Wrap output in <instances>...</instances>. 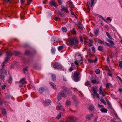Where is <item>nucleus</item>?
I'll use <instances>...</instances> for the list:
<instances>
[{
	"label": "nucleus",
	"mask_w": 122,
	"mask_h": 122,
	"mask_svg": "<svg viewBox=\"0 0 122 122\" xmlns=\"http://www.w3.org/2000/svg\"><path fill=\"white\" fill-rule=\"evenodd\" d=\"M80 74V73L79 72L76 71L74 73L73 77L74 80L76 82L78 81L79 80L78 76Z\"/></svg>",
	"instance_id": "3"
},
{
	"label": "nucleus",
	"mask_w": 122,
	"mask_h": 122,
	"mask_svg": "<svg viewBox=\"0 0 122 122\" xmlns=\"http://www.w3.org/2000/svg\"><path fill=\"white\" fill-rule=\"evenodd\" d=\"M57 103V108L61 111L63 110V107L60 104L59 102H58Z\"/></svg>",
	"instance_id": "9"
},
{
	"label": "nucleus",
	"mask_w": 122,
	"mask_h": 122,
	"mask_svg": "<svg viewBox=\"0 0 122 122\" xmlns=\"http://www.w3.org/2000/svg\"><path fill=\"white\" fill-rule=\"evenodd\" d=\"M107 41L110 43V45L112 46H114L115 45L113 41L112 40L110 39H108Z\"/></svg>",
	"instance_id": "15"
},
{
	"label": "nucleus",
	"mask_w": 122,
	"mask_h": 122,
	"mask_svg": "<svg viewBox=\"0 0 122 122\" xmlns=\"http://www.w3.org/2000/svg\"><path fill=\"white\" fill-rule=\"evenodd\" d=\"M78 27L81 30H82L83 29V28L82 26H81V25L80 26V25H78Z\"/></svg>",
	"instance_id": "54"
},
{
	"label": "nucleus",
	"mask_w": 122,
	"mask_h": 122,
	"mask_svg": "<svg viewBox=\"0 0 122 122\" xmlns=\"http://www.w3.org/2000/svg\"><path fill=\"white\" fill-rule=\"evenodd\" d=\"M97 42L98 43H100L102 44H104V43L103 41L100 39H98V40Z\"/></svg>",
	"instance_id": "28"
},
{
	"label": "nucleus",
	"mask_w": 122,
	"mask_h": 122,
	"mask_svg": "<svg viewBox=\"0 0 122 122\" xmlns=\"http://www.w3.org/2000/svg\"><path fill=\"white\" fill-rule=\"evenodd\" d=\"M97 58H96L94 60H93V62H96V61H97Z\"/></svg>",
	"instance_id": "55"
},
{
	"label": "nucleus",
	"mask_w": 122,
	"mask_h": 122,
	"mask_svg": "<svg viewBox=\"0 0 122 122\" xmlns=\"http://www.w3.org/2000/svg\"><path fill=\"white\" fill-rule=\"evenodd\" d=\"M93 116V115L92 114L88 115L86 119H87L90 120L92 118Z\"/></svg>",
	"instance_id": "23"
},
{
	"label": "nucleus",
	"mask_w": 122,
	"mask_h": 122,
	"mask_svg": "<svg viewBox=\"0 0 122 122\" xmlns=\"http://www.w3.org/2000/svg\"><path fill=\"white\" fill-rule=\"evenodd\" d=\"M119 64L120 67V68H122V61H120L119 63Z\"/></svg>",
	"instance_id": "48"
},
{
	"label": "nucleus",
	"mask_w": 122,
	"mask_h": 122,
	"mask_svg": "<svg viewBox=\"0 0 122 122\" xmlns=\"http://www.w3.org/2000/svg\"><path fill=\"white\" fill-rule=\"evenodd\" d=\"M49 4L51 6H53L54 7H57V5L56 4V2L53 1H51L49 3Z\"/></svg>",
	"instance_id": "11"
},
{
	"label": "nucleus",
	"mask_w": 122,
	"mask_h": 122,
	"mask_svg": "<svg viewBox=\"0 0 122 122\" xmlns=\"http://www.w3.org/2000/svg\"><path fill=\"white\" fill-rule=\"evenodd\" d=\"M99 30L97 28L94 31V33L96 35L98 34L99 32Z\"/></svg>",
	"instance_id": "30"
},
{
	"label": "nucleus",
	"mask_w": 122,
	"mask_h": 122,
	"mask_svg": "<svg viewBox=\"0 0 122 122\" xmlns=\"http://www.w3.org/2000/svg\"><path fill=\"white\" fill-rule=\"evenodd\" d=\"M94 2V0H91V3L89 1L87 2V5L88 9H89L91 7H92L93 4Z\"/></svg>",
	"instance_id": "5"
},
{
	"label": "nucleus",
	"mask_w": 122,
	"mask_h": 122,
	"mask_svg": "<svg viewBox=\"0 0 122 122\" xmlns=\"http://www.w3.org/2000/svg\"><path fill=\"white\" fill-rule=\"evenodd\" d=\"M52 77L53 81L55 80L56 79V76L55 75L52 74Z\"/></svg>",
	"instance_id": "32"
},
{
	"label": "nucleus",
	"mask_w": 122,
	"mask_h": 122,
	"mask_svg": "<svg viewBox=\"0 0 122 122\" xmlns=\"http://www.w3.org/2000/svg\"><path fill=\"white\" fill-rule=\"evenodd\" d=\"M62 112H60L59 113V114L57 116L56 118L58 119H60L61 116Z\"/></svg>",
	"instance_id": "26"
},
{
	"label": "nucleus",
	"mask_w": 122,
	"mask_h": 122,
	"mask_svg": "<svg viewBox=\"0 0 122 122\" xmlns=\"http://www.w3.org/2000/svg\"><path fill=\"white\" fill-rule=\"evenodd\" d=\"M106 34L107 36H108V37L110 39H112V37L110 36L109 33L107 32H106Z\"/></svg>",
	"instance_id": "27"
},
{
	"label": "nucleus",
	"mask_w": 122,
	"mask_h": 122,
	"mask_svg": "<svg viewBox=\"0 0 122 122\" xmlns=\"http://www.w3.org/2000/svg\"><path fill=\"white\" fill-rule=\"evenodd\" d=\"M99 107L100 108H102L104 106L103 105H100L99 104L98 105Z\"/></svg>",
	"instance_id": "61"
},
{
	"label": "nucleus",
	"mask_w": 122,
	"mask_h": 122,
	"mask_svg": "<svg viewBox=\"0 0 122 122\" xmlns=\"http://www.w3.org/2000/svg\"><path fill=\"white\" fill-rule=\"evenodd\" d=\"M9 58L8 56L6 58L3 62L2 64V65L3 67L5 66L4 64L6 63L7 61L9 60Z\"/></svg>",
	"instance_id": "13"
},
{
	"label": "nucleus",
	"mask_w": 122,
	"mask_h": 122,
	"mask_svg": "<svg viewBox=\"0 0 122 122\" xmlns=\"http://www.w3.org/2000/svg\"><path fill=\"white\" fill-rule=\"evenodd\" d=\"M100 101L101 102L103 103L105 105H106V102H105V101L104 100L103 98H102V99H101L100 100Z\"/></svg>",
	"instance_id": "40"
},
{
	"label": "nucleus",
	"mask_w": 122,
	"mask_h": 122,
	"mask_svg": "<svg viewBox=\"0 0 122 122\" xmlns=\"http://www.w3.org/2000/svg\"><path fill=\"white\" fill-rule=\"evenodd\" d=\"M100 110L102 112L105 113H107V110L106 109L104 108H102Z\"/></svg>",
	"instance_id": "18"
},
{
	"label": "nucleus",
	"mask_w": 122,
	"mask_h": 122,
	"mask_svg": "<svg viewBox=\"0 0 122 122\" xmlns=\"http://www.w3.org/2000/svg\"><path fill=\"white\" fill-rule=\"evenodd\" d=\"M92 89L93 92V94H92V95L94 99H95L96 97L98 99H100L99 96V94L97 93V89L96 87H93L92 88Z\"/></svg>",
	"instance_id": "2"
},
{
	"label": "nucleus",
	"mask_w": 122,
	"mask_h": 122,
	"mask_svg": "<svg viewBox=\"0 0 122 122\" xmlns=\"http://www.w3.org/2000/svg\"><path fill=\"white\" fill-rule=\"evenodd\" d=\"M50 84L52 88L55 90L56 89V85L54 83H50Z\"/></svg>",
	"instance_id": "17"
},
{
	"label": "nucleus",
	"mask_w": 122,
	"mask_h": 122,
	"mask_svg": "<svg viewBox=\"0 0 122 122\" xmlns=\"http://www.w3.org/2000/svg\"><path fill=\"white\" fill-rule=\"evenodd\" d=\"M93 84H98L99 82V81H97L96 80H91Z\"/></svg>",
	"instance_id": "21"
},
{
	"label": "nucleus",
	"mask_w": 122,
	"mask_h": 122,
	"mask_svg": "<svg viewBox=\"0 0 122 122\" xmlns=\"http://www.w3.org/2000/svg\"><path fill=\"white\" fill-rule=\"evenodd\" d=\"M5 85H3L2 87H1V88H2L3 89H5Z\"/></svg>",
	"instance_id": "56"
},
{
	"label": "nucleus",
	"mask_w": 122,
	"mask_h": 122,
	"mask_svg": "<svg viewBox=\"0 0 122 122\" xmlns=\"http://www.w3.org/2000/svg\"><path fill=\"white\" fill-rule=\"evenodd\" d=\"M27 83L25 81V79L24 78H22L19 81V84H20L19 87H21L23 86V85L24 84H26Z\"/></svg>",
	"instance_id": "4"
},
{
	"label": "nucleus",
	"mask_w": 122,
	"mask_h": 122,
	"mask_svg": "<svg viewBox=\"0 0 122 122\" xmlns=\"http://www.w3.org/2000/svg\"><path fill=\"white\" fill-rule=\"evenodd\" d=\"M30 52L28 50H26L25 51V53L27 55H28L30 54Z\"/></svg>",
	"instance_id": "46"
},
{
	"label": "nucleus",
	"mask_w": 122,
	"mask_h": 122,
	"mask_svg": "<svg viewBox=\"0 0 122 122\" xmlns=\"http://www.w3.org/2000/svg\"><path fill=\"white\" fill-rule=\"evenodd\" d=\"M66 105L67 106H69L70 104V102L69 101L67 100L66 101Z\"/></svg>",
	"instance_id": "36"
},
{
	"label": "nucleus",
	"mask_w": 122,
	"mask_h": 122,
	"mask_svg": "<svg viewBox=\"0 0 122 122\" xmlns=\"http://www.w3.org/2000/svg\"><path fill=\"white\" fill-rule=\"evenodd\" d=\"M24 73H25V71H27V67H25L24 68Z\"/></svg>",
	"instance_id": "47"
},
{
	"label": "nucleus",
	"mask_w": 122,
	"mask_h": 122,
	"mask_svg": "<svg viewBox=\"0 0 122 122\" xmlns=\"http://www.w3.org/2000/svg\"><path fill=\"white\" fill-rule=\"evenodd\" d=\"M62 30L63 32H66L67 31V30L66 28L65 27H63L62 28Z\"/></svg>",
	"instance_id": "34"
},
{
	"label": "nucleus",
	"mask_w": 122,
	"mask_h": 122,
	"mask_svg": "<svg viewBox=\"0 0 122 122\" xmlns=\"http://www.w3.org/2000/svg\"><path fill=\"white\" fill-rule=\"evenodd\" d=\"M20 54V52L17 51H14V53H13V54H14L15 55H18Z\"/></svg>",
	"instance_id": "33"
},
{
	"label": "nucleus",
	"mask_w": 122,
	"mask_h": 122,
	"mask_svg": "<svg viewBox=\"0 0 122 122\" xmlns=\"http://www.w3.org/2000/svg\"><path fill=\"white\" fill-rule=\"evenodd\" d=\"M44 102L45 104L46 105H50L51 103V101L50 100H46Z\"/></svg>",
	"instance_id": "14"
},
{
	"label": "nucleus",
	"mask_w": 122,
	"mask_h": 122,
	"mask_svg": "<svg viewBox=\"0 0 122 122\" xmlns=\"http://www.w3.org/2000/svg\"><path fill=\"white\" fill-rule=\"evenodd\" d=\"M58 66L57 69H62V66L61 64H59Z\"/></svg>",
	"instance_id": "39"
},
{
	"label": "nucleus",
	"mask_w": 122,
	"mask_h": 122,
	"mask_svg": "<svg viewBox=\"0 0 122 122\" xmlns=\"http://www.w3.org/2000/svg\"><path fill=\"white\" fill-rule=\"evenodd\" d=\"M85 85L89 87L91 86V85L87 81L85 83Z\"/></svg>",
	"instance_id": "38"
},
{
	"label": "nucleus",
	"mask_w": 122,
	"mask_h": 122,
	"mask_svg": "<svg viewBox=\"0 0 122 122\" xmlns=\"http://www.w3.org/2000/svg\"><path fill=\"white\" fill-rule=\"evenodd\" d=\"M107 60L108 62H109V61H110L109 58L108 56H107Z\"/></svg>",
	"instance_id": "62"
},
{
	"label": "nucleus",
	"mask_w": 122,
	"mask_h": 122,
	"mask_svg": "<svg viewBox=\"0 0 122 122\" xmlns=\"http://www.w3.org/2000/svg\"><path fill=\"white\" fill-rule=\"evenodd\" d=\"M6 95V97L7 98H10V96L8 94H6L5 95Z\"/></svg>",
	"instance_id": "45"
},
{
	"label": "nucleus",
	"mask_w": 122,
	"mask_h": 122,
	"mask_svg": "<svg viewBox=\"0 0 122 122\" xmlns=\"http://www.w3.org/2000/svg\"><path fill=\"white\" fill-rule=\"evenodd\" d=\"M118 91L120 93H122V89L121 88H119Z\"/></svg>",
	"instance_id": "58"
},
{
	"label": "nucleus",
	"mask_w": 122,
	"mask_h": 122,
	"mask_svg": "<svg viewBox=\"0 0 122 122\" xmlns=\"http://www.w3.org/2000/svg\"><path fill=\"white\" fill-rule=\"evenodd\" d=\"M75 57L76 61H80L82 60V57L81 55L76 56Z\"/></svg>",
	"instance_id": "8"
},
{
	"label": "nucleus",
	"mask_w": 122,
	"mask_h": 122,
	"mask_svg": "<svg viewBox=\"0 0 122 122\" xmlns=\"http://www.w3.org/2000/svg\"><path fill=\"white\" fill-rule=\"evenodd\" d=\"M58 17H56L54 19V20L56 21H57L58 20Z\"/></svg>",
	"instance_id": "63"
},
{
	"label": "nucleus",
	"mask_w": 122,
	"mask_h": 122,
	"mask_svg": "<svg viewBox=\"0 0 122 122\" xmlns=\"http://www.w3.org/2000/svg\"><path fill=\"white\" fill-rule=\"evenodd\" d=\"M1 110L3 115L4 116L6 115V112L4 108H2L1 109Z\"/></svg>",
	"instance_id": "22"
},
{
	"label": "nucleus",
	"mask_w": 122,
	"mask_h": 122,
	"mask_svg": "<svg viewBox=\"0 0 122 122\" xmlns=\"http://www.w3.org/2000/svg\"><path fill=\"white\" fill-rule=\"evenodd\" d=\"M99 94L100 95L102 94V95L103 96H105V94L102 91L103 90V88L102 86H101L99 88Z\"/></svg>",
	"instance_id": "12"
},
{
	"label": "nucleus",
	"mask_w": 122,
	"mask_h": 122,
	"mask_svg": "<svg viewBox=\"0 0 122 122\" xmlns=\"http://www.w3.org/2000/svg\"><path fill=\"white\" fill-rule=\"evenodd\" d=\"M89 41L90 42L88 43V45L89 46H91L93 45V41L90 39H89Z\"/></svg>",
	"instance_id": "25"
},
{
	"label": "nucleus",
	"mask_w": 122,
	"mask_h": 122,
	"mask_svg": "<svg viewBox=\"0 0 122 122\" xmlns=\"http://www.w3.org/2000/svg\"><path fill=\"white\" fill-rule=\"evenodd\" d=\"M94 108L93 106H90L89 107V109L90 110H93Z\"/></svg>",
	"instance_id": "44"
},
{
	"label": "nucleus",
	"mask_w": 122,
	"mask_h": 122,
	"mask_svg": "<svg viewBox=\"0 0 122 122\" xmlns=\"http://www.w3.org/2000/svg\"><path fill=\"white\" fill-rule=\"evenodd\" d=\"M51 51L52 53L54 54L55 53V51L53 48H52L51 50Z\"/></svg>",
	"instance_id": "49"
},
{
	"label": "nucleus",
	"mask_w": 122,
	"mask_h": 122,
	"mask_svg": "<svg viewBox=\"0 0 122 122\" xmlns=\"http://www.w3.org/2000/svg\"><path fill=\"white\" fill-rule=\"evenodd\" d=\"M7 55L8 56H11L13 55V53L7 51L6 52Z\"/></svg>",
	"instance_id": "19"
},
{
	"label": "nucleus",
	"mask_w": 122,
	"mask_h": 122,
	"mask_svg": "<svg viewBox=\"0 0 122 122\" xmlns=\"http://www.w3.org/2000/svg\"><path fill=\"white\" fill-rule=\"evenodd\" d=\"M58 2L60 5L62 3V1L61 0H58Z\"/></svg>",
	"instance_id": "59"
},
{
	"label": "nucleus",
	"mask_w": 122,
	"mask_h": 122,
	"mask_svg": "<svg viewBox=\"0 0 122 122\" xmlns=\"http://www.w3.org/2000/svg\"><path fill=\"white\" fill-rule=\"evenodd\" d=\"M59 63L58 62H55V64L53 66V67L54 68H56L57 69Z\"/></svg>",
	"instance_id": "24"
},
{
	"label": "nucleus",
	"mask_w": 122,
	"mask_h": 122,
	"mask_svg": "<svg viewBox=\"0 0 122 122\" xmlns=\"http://www.w3.org/2000/svg\"><path fill=\"white\" fill-rule=\"evenodd\" d=\"M107 20H108L110 21H111L112 20L110 19V18L109 17H107Z\"/></svg>",
	"instance_id": "60"
},
{
	"label": "nucleus",
	"mask_w": 122,
	"mask_h": 122,
	"mask_svg": "<svg viewBox=\"0 0 122 122\" xmlns=\"http://www.w3.org/2000/svg\"><path fill=\"white\" fill-rule=\"evenodd\" d=\"M69 44L71 46H77L78 43L77 39L75 37L71 38L68 40Z\"/></svg>",
	"instance_id": "1"
},
{
	"label": "nucleus",
	"mask_w": 122,
	"mask_h": 122,
	"mask_svg": "<svg viewBox=\"0 0 122 122\" xmlns=\"http://www.w3.org/2000/svg\"><path fill=\"white\" fill-rule=\"evenodd\" d=\"M68 4L70 6V7L71 9H72V8H74V6L73 5L72 2L71 1H69L68 2Z\"/></svg>",
	"instance_id": "20"
},
{
	"label": "nucleus",
	"mask_w": 122,
	"mask_h": 122,
	"mask_svg": "<svg viewBox=\"0 0 122 122\" xmlns=\"http://www.w3.org/2000/svg\"><path fill=\"white\" fill-rule=\"evenodd\" d=\"M73 68L71 67H70L69 69V70L71 72V71H72V70H73Z\"/></svg>",
	"instance_id": "57"
},
{
	"label": "nucleus",
	"mask_w": 122,
	"mask_h": 122,
	"mask_svg": "<svg viewBox=\"0 0 122 122\" xmlns=\"http://www.w3.org/2000/svg\"><path fill=\"white\" fill-rule=\"evenodd\" d=\"M98 49L99 51H102L103 50L102 47L101 46H99L98 48Z\"/></svg>",
	"instance_id": "41"
},
{
	"label": "nucleus",
	"mask_w": 122,
	"mask_h": 122,
	"mask_svg": "<svg viewBox=\"0 0 122 122\" xmlns=\"http://www.w3.org/2000/svg\"><path fill=\"white\" fill-rule=\"evenodd\" d=\"M59 94L62 97L66 98L67 97L66 94L63 91H60Z\"/></svg>",
	"instance_id": "7"
},
{
	"label": "nucleus",
	"mask_w": 122,
	"mask_h": 122,
	"mask_svg": "<svg viewBox=\"0 0 122 122\" xmlns=\"http://www.w3.org/2000/svg\"><path fill=\"white\" fill-rule=\"evenodd\" d=\"M92 51L93 52H95V48L93 46L92 47Z\"/></svg>",
	"instance_id": "52"
},
{
	"label": "nucleus",
	"mask_w": 122,
	"mask_h": 122,
	"mask_svg": "<svg viewBox=\"0 0 122 122\" xmlns=\"http://www.w3.org/2000/svg\"><path fill=\"white\" fill-rule=\"evenodd\" d=\"M44 90L45 89L44 88L41 87L39 88V92L41 94L44 92Z\"/></svg>",
	"instance_id": "16"
},
{
	"label": "nucleus",
	"mask_w": 122,
	"mask_h": 122,
	"mask_svg": "<svg viewBox=\"0 0 122 122\" xmlns=\"http://www.w3.org/2000/svg\"><path fill=\"white\" fill-rule=\"evenodd\" d=\"M95 72L96 74H98L100 73V71L99 69H97L96 70Z\"/></svg>",
	"instance_id": "35"
},
{
	"label": "nucleus",
	"mask_w": 122,
	"mask_h": 122,
	"mask_svg": "<svg viewBox=\"0 0 122 122\" xmlns=\"http://www.w3.org/2000/svg\"><path fill=\"white\" fill-rule=\"evenodd\" d=\"M0 78L1 79H3L5 78V76H3L2 75H0Z\"/></svg>",
	"instance_id": "51"
},
{
	"label": "nucleus",
	"mask_w": 122,
	"mask_h": 122,
	"mask_svg": "<svg viewBox=\"0 0 122 122\" xmlns=\"http://www.w3.org/2000/svg\"><path fill=\"white\" fill-rule=\"evenodd\" d=\"M61 9L62 11H64L66 13H68L69 11L68 10L67 7H66L63 6H61Z\"/></svg>",
	"instance_id": "10"
},
{
	"label": "nucleus",
	"mask_w": 122,
	"mask_h": 122,
	"mask_svg": "<svg viewBox=\"0 0 122 122\" xmlns=\"http://www.w3.org/2000/svg\"><path fill=\"white\" fill-rule=\"evenodd\" d=\"M58 15L60 16H61L62 15V14L61 12H58Z\"/></svg>",
	"instance_id": "53"
},
{
	"label": "nucleus",
	"mask_w": 122,
	"mask_h": 122,
	"mask_svg": "<svg viewBox=\"0 0 122 122\" xmlns=\"http://www.w3.org/2000/svg\"><path fill=\"white\" fill-rule=\"evenodd\" d=\"M62 89L66 91H68V90L67 88L65 86H62L61 87Z\"/></svg>",
	"instance_id": "29"
},
{
	"label": "nucleus",
	"mask_w": 122,
	"mask_h": 122,
	"mask_svg": "<svg viewBox=\"0 0 122 122\" xmlns=\"http://www.w3.org/2000/svg\"><path fill=\"white\" fill-rule=\"evenodd\" d=\"M2 73L5 74H6L7 73V72L5 70H3L2 71Z\"/></svg>",
	"instance_id": "50"
},
{
	"label": "nucleus",
	"mask_w": 122,
	"mask_h": 122,
	"mask_svg": "<svg viewBox=\"0 0 122 122\" xmlns=\"http://www.w3.org/2000/svg\"><path fill=\"white\" fill-rule=\"evenodd\" d=\"M62 97L61 96L59 95V94L58 95L57 97V99L58 101L60 100L61 99Z\"/></svg>",
	"instance_id": "43"
},
{
	"label": "nucleus",
	"mask_w": 122,
	"mask_h": 122,
	"mask_svg": "<svg viewBox=\"0 0 122 122\" xmlns=\"http://www.w3.org/2000/svg\"><path fill=\"white\" fill-rule=\"evenodd\" d=\"M76 118L74 117H70L67 119L65 122H73L75 121L74 120Z\"/></svg>",
	"instance_id": "6"
},
{
	"label": "nucleus",
	"mask_w": 122,
	"mask_h": 122,
	"mask_svg": "<svg viewBox=\"0 0 122 122\" xmlns=\"http://www.w3.org/2000/svg\"><path fill=\"white\" fill-rule=\"evenodd\" d=\"M8 82L10 83H11L12 81V78L11 77H10L8 79Z\"/></svg>",
	"instance_id": "31"
},
{
	"label": "nucleus",
	"mask_w": 122,
	"mask_h": 122,
	"mask_svg": "<svg viewBox=\"0 0 122 122\" xmlns=\"http://www.w3.org/2000/svg\"><path fill=\"white\" fill-rule=\"evenodd\" d=\"M63 48V46H61L58 47V49L59 51H60Z\"/></svg>",
	"instance_id": "42"
},
{
	"label": "nucleus",
	"mask_w": 122,
	"mask_h": 122,
	"mask_svg": "<svg viewBox=\"0 0 122 122\" xmlns=\"http://www.w3.org/2000/svg\"><path fill=\"white\" fill-rule=\"evenodd\" d=\"M71 33L73 34H76V31H75V28H74L72 30V31Z\"/></svg>",
	"instance_id": "37"
},
{
	"label": "nucleus",
	"mask_w": 122,
	"mask_h": 122,
	"mask_svg": "<svg viewBox=\"0 0 122 122\" xmlns=\"http://www.w3.org/2000/svg\"><path fill=\"white\" fill-rule=\"evenodd\" d=\"M20 1L21 3H23L25 2V0H21Z\"/></svg>",
	"instance_id": "64"
}]
</instances>
